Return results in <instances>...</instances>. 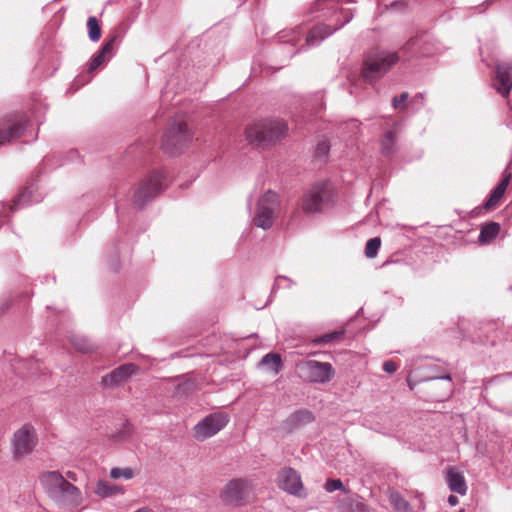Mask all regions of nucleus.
<instances>
[{"label": "nucleus", "mask_w": 512, "mask_h": 512, "mask_svg": "<svg viewBox=\"0 0 512 512\" xmlns=\"http://www.w3.org/2000/svg\"><path fill=\"white\" fill-rule=\"evenodd\" d=\"M167 186V177L164 171L155 170L144 178L134 193V204L143 208L152 201Z\"/></svg>", "instance_id": "39448f33"}, {"label": "nucleus", "mask_w": 512, "mask_h": 512, "mask_svg": "<svg viewBox=\"0 0 512 512\" xmlns=\"http://www.w3.org/2000/svg\"><path fill=\"white\" fill-rule=\"evenodd\" d=\"M511 173H507L506 171L503 174V179L499 182V184L492 190L489 198L486 200L484 207L486 209H491L497 205L499 200L503 197L509 183L511 180Z\"/></svg>", "instance_id": "4be33fe9"}, {"label": "nucleus", "mask_w": 512, "mask_h": 512, "mask_svg": "<svg viewBox=\"0 0 512 512\" xmlns=\"http://www.w3.org/2000/svg\"><path fill=\"white\" fill-rule=\"evenodd\" d=\"M381 245V239L379 237H374L368 240L365 247V255L368 258H374Z\"/></svg>", "instance_id": "c756f323"}, {"label": "nucleus", "mask_w": 512, "mask_h": 512, "mask_svg": "<svg viewBox=\"0 0 512 512\" xmlns=\"http://www.w3.org/2000/svg\"><path fill=\"white\" fill-rule=\"evenodd\" d=\"M35 192V188L33 186L26 187L14 200L13 204L5 205L1 204L0 208V218L4 220H9L11 213L17 209L20 205H26L33 203L35 200L33 199V194Z\"/></svg>", "instance_id": "aec40b11"}, {"label": "nucleus", "mask_w": 512, "mask_h": 512, "mask_svg": "<svg viewBox=\"0 0 512 512\" xmlns=\"http://www.w3.org/2000/svg\"><path fill=\"white\" fill-rule=\"evenodd\" d=\"M296 368L299 377L310 383L325 384L335 375V369L329 362L304 360L299 362Z\"/></svg>", "instance_id": "6e6552de"}, {"label": "nucleus", "mask_w": 512, "mask_h": 512, "mask_svg": "<svg viewBox=\"0 0 512 512\" xmlns=\"http://www.w3.org/2000/svg\"><path fill=\"white\" fill-rule=\"evenodd\" d=\"M500 225L496 222H490L484 225L478 237V242L482 245L490 243L499 234Z\"/></svg>", "instance_id": "b1692460"}, {"label": "nucleus", "mask_w": 512, "mask_h": 512, "mask_svg": "<svg viewBox=\"0 0 512 512\" xmlns=\"http://www.w3.org/2000/svg\"><path fill=\"white\" fill-rule=\"evenodd\" d=\"M360 122L356 119L350 120L346 125L349 127L353 134H356L360 128Z\"/></svg>", "instance_id": "e433bc0d"}, {"label": "nucleus", "mask_w": 512, "mask_h": 512, "mask_svg": "<svg viewBox=\"0 0 512 512\" xmlns=\"http://www.w3.org/2000/svg\"><path fill=\"white\" fill-rule=\"evenodd\" d=\"M401 53L407 59L426 57L438 51L437 43L429 33H421L409 39L401 48Z\"/></svg>", "instance_id": "f8f14e48"}, {"label": "nucleus", "mask_w": 512, "mask_h": 512, "mask_svg": "<svg viewBox=\"0 0 512 512\" xmlns=\"http://www.w3.org/2000/svg\"><path fill=\"white\" fill-rule=\"evenodd\" d=\"M37 443L35 429L31 425H24L14 433V456L20 459L31 453Z\"/></svg>", "instance_id": "4468645a"}, {"label": "nucleus", "mask_w": 512, "mask_h": 512, "mask_svg": "<svg viewBox=\"0 0 512 512\" xmlns=\"http://www.w3.org/2000/svg\"><path fill=\"white\" fill-rule=\"evenodd\" d=\"M279 487L293 495H299L303 489L300 475L293 468H283L278 473Z\"/></svg>", "instance_id": "f3484780"}, {"label": "nucleus", "mask_w": 512, "mask_h": 512, "mask_svg": "<svg viewBox=\"0 0 512 512\" xmlns=\"http://www.w3.org/2000/svg\"><path fill=\"white\" fill-rule=\"evenodd\" d=\"M279 38H280V40H281V41H283V42H285V43H290V42H291V43H294V41H295V37H292V38H290V39L284 40L285 35H281Z\"/></svg>", "instance_id": "79ce46f5"}, {"label": "nucleus", "mask_w": 512, "mask_h": 512, "mask_svg": "<svg viewBox=\"0 0 512 512\" xmlns=\"http://www.w3.org/2000/svg\"><path fill=\"white\" fill-rule=\"evenodd\" d=\"M27 126L24 114H11L0 119V145L19 138Z\"/></svg>", "instance_id": "ddd939ff"}, {"label": "nucleus", "mask_w": 512, "mask_h": 512, "mask_svg": "<svg viewBox=\"0 0 512 512\" xmlns=\"http://www.w3.org/2000/svg\"><path fill=\"white\" fill-rule=\"evenodd\" d=\"M280 280H287V281H290V280H289L287 277H285V276H278V277L276 278V280H275V283H274V286H273V290H275V289L278 287V285H279V281H280Z\"/></svg>", "instance_id": "ea45409f"}, {"label": "nucleus", "mask_w": 512, "mask_h": 512, "mask_svg": "<svg viewBox=\"0 0 512 512\" xmlns=\"http://www.w3.org/2000/svg\"><path fill=\"white\" fill-rule=\"evenodd\" d=\"M39 480L44 491L57 507L72 510L81 506L83 502L81 491L60 472H44Z\"/></svg>", "instance_id": "f03ea898"}, {"label": "nucleus", "mask_w": 512, "mask_h": 512, "mask_svg": "<svg viewBox=\"0 0 512 512\" xmlns=\"http://www.w3.org/2000/svg\"><path fill=\"white\" fill-rule=\"evenodd\" d=\"M261 364L267 366L271 371L278 373L282 368V360L279 354L268 353L262 360Z\"/></svg>", "instance_id": "a878e982"}, {"label": "nucleus", "mask_w": 512, "mask_h": 512, "mask_svg": "<svg viewBox=\"0 0 512 512\" xmlns=\"http://www.w3.org/2000/svg\"><path fill=\"white\" fill-rule=\"evenodd\" d=\"M446 482L449 489L460 495H465L467 492V484L464 475L456 468L450 467L447 470Z\"/></svg>", "instance_id": "412c9836"}, {"label": "nucleus", "mask_w": 512, "mask_h": 512, "mask_svg": "<svg viewBox=\"0 0 512 512\" xmlns=\"http://www.w3.org/2000/svg\"><path fill=\"white\" fill-rule=\"evenodd\" d=\"M383 370L387 373H393L397 370V365L393 361H385L383 364Z\"/></svg>", "instance_id": "c9c22d12"}, {"label": "nucleus", "mask_w": 512, "mask_h": 512, "mask_svg": "<svg viewBox=\"0 0 512 512\" xmlns=\"http://www.w3.org/2000/svg\"><path fill=\"white\" fill-rule=\"evenodd\" d=\"M388 498L391 505L399 512H405L408 509V502L397 491L390 490Z\"/></svg>", "instance_id": "bb28decb"}, {"label": "nucleus", "mask_w": 512, "mask_h": 512, "mask_svg": "<svg viewBox=\"0 0 512 512\" xmlns=\"http://www.w3.org/2000/svg\"><path fill=\"white\" fill-rule=\"evenodd\" d=\"M334 198V188L330 181L315 183L304 195L302 208L306 213L321 212L328 208Z\"/></svg>", "instance_id": "20e7f679"}, {"label": "nucleus", "mask_w": 512, "mask_h": 512, "mask_svg": "<svg viewBox=\"0 0 512 512\" xmlns=\"http://www.w3.org/2000/svg\"><path fill=\"white\" fill-rule=\"evenodd\" d=\"M116 42L117 35L111 36L104 42L102 48L92 57L88 68L89 72L95 71L114 55Z\"/></svg>", "instance_id": "6ab92c4d"}, {"label": "nucleus", "mask_w": 512, "mask_h": 512, "mask_svg": "<svg viewBox=\"0 0 512 512\" xmlns=\"http://www.w3.org/2000/svg\"><path fill=\"white\" fill-rule=\"evenodd\" d=\"M110 476L113 479H118L120 477H123L125 479H130V478H132V471L130 469H128V468H125V469L113 468L110 471Z\"/></svg>", "instance_id": "2f4dec72"}, {"label": "nucleus", "mask_w": 512, "mask_h": 512, "mask_svg": "<svg viewBox=\"0 0 512 512\" xmlns=\"http://www.w3.org/2000/svg\"><path fill=\"white\" fill-rule=\"evenodd\" d=\"M458 502H459L458 497H456V496H454V495H450V496L448 497V503H449L451 506H455V505H457V504H458Z\"/></svg>", "instance_id": "58836bf2"}, {"label": "nucleus", "mask_w": 512, "mask_h": 512, "mask_svg": "<svg viewBox=\"0 0 512 512\" xmlns=\"http://www.w3.org/2000/svg\"><path fill=\"white\" fill-rule=\"evenodd\" d=\"M401 131V122L394 120L387 127L380 139L381 153L385 157L393 156L397 151V139Z\"/></svg>", "instance_id": "dca6fc26"}, {"label": "nucleus", "mask_w": 512, "mask_h": 512, "mask_svg": "<svg viewBox=\"0 0 512 512\" xmlns=\"http://www.w3.org/2000/svg\"><path fill=\"white\" fill-rule=\"evenodd\" d=\"M344 335V331H334L319 337H316L312 340V343L315 345H327L333 343L334 341L340 339Z\"/></svg>", "instance_id": "cd10ccee"}, {"label": "nucleus", "mask_w": 512, "mask_h": 512, "mask_svg": "<svg viewBox=\"0 0 512 512\" xmlns=\"http://www.w3.org/2000/svg\"><path fill=\"white\" fill-rule=\"evenodd\" d=\"M432 379H443L451 382V376L449 374L441 375V376H435Z\"/></svg>", "instance_id": "a19ab883"}, {"label": "nucleus", "mask_w": 512, "mask_h": 512, "mask_svg": "<svg viewBox=\"0 0 512 512\" xmlns=\"http://www.w3.org/2000/svg\"><path fill=\"white\" fill-rule=\"evenodd\" d=\"M314 421L313 414L308 410H298L292 413L285 421L289 430H294Z\"/></svg>", "instance_id": "5701e85b"}, {"label": "nucleus", "mask_w": 512, "mask_h": 512, "mask_svg": "<svg viewBox=\"0 0 512 512\" xmlns=\"http://www.w3.org/2000/svg\"><path fill=\"white\" fill-rule=\"evenodd\" d=\"M139 367L133 363L123 364L102 378L105 386H117L127 381L133 374L138 371Z\"/></svg>", "instance_id": "a211bd4d"}, {"label": "nucleus", "mask_w": 512, "mask_h": 512, "mask_svg": "<svg viewBox=\"0 0 512 512\" xmlns=\"http://www.w3.org/2000/svg\"><path fill=\"white\" fill-rule=\"evenodd\" d=\"M134 512H154V511L148 507H143V508L135 510Z\"/></svg>", "instance_id": "37998d69"}, {"label": "nucleus", "mask_w": 512, "mask_h": 512, "mask_svg": "<svg viewBox=\"0 0 512 512\" xmlns=\"http://www.w3.org/2000/svg\"><path fill=\"white\" fill-rule=\"evenodd\" d=\"M339 0H317L314 9L321 12V17L326 23L315 25L306 36V44L316 46L326 37L332 35L335 31L348 23L353 14L344 9H338Z\"/></svg>", "instance_id": "f257e3e1"}, {"label": "nucleus", "mask_w": 512, "mask_h": 512, "mask_svg": "<svg viewBox=\"0 0 512 512\" xmlns=\"http://www.w3.org/2000/svg\"><path fill=\"white\" fill-rule=\"evenodd\" d=\"M93 492L102 498L112 497L116 494L122 493L123 490L119 486L111 485L105 480H99Z\"/></svg>", "instance_id": "393cba45"}, {"label": "nucleus", "mask_w": 512, "mask_h": 512, "mask_svg": "<svg viewBox=\"0 0 512 512\" xmlns=\"http://www.w3.org/2000/svg\"><path fill=\"white\" fill-rule=\"evenodd\" d=\"M192 137L185 122L174 121L164 133L162 148L170 154H176L192 141Z\"/></svg>", "instance_id": "1a4fd4ad"}, {"label": "nucleus", "mask_w": 512, "mask_h": 512, "mask_svg": "<svg viewBox=\"0 0 512 512\" xmlns=\"http://www.w3.org/2000/svg\"><path fill=\"white\" fill-rule=\"evenodd\" d=\"M228 422L229 415L227 413L223 411L211 413L194 426V438L198 441H204L216 435Z\"/></svg>", "instance_id": "9b49d317"}, {"label": "nucleus", "mask_w": 512, "mask_h": 512, "mask_svg": "<svg viewBox=\"0 0 512 512\" xmlns=\"http://www.w3.org/2000/svg\"><path fill=\"white\" fill-rule=\"evenodd\" d=\"M254 485L248 479L231 480L221 492V499L231 506H242L253 497Z\"/></svg>", "instance_id": "9d476101"}, {"label": "nucleus", "mask_w": 512, "mask_h": 512, "mask_svg": "<svg viewBox=\"0 0 512 512\" xmlns=\"http://www.w3.org/2000/svg\"><path fill=\"white\" fill-rule=\"evenodd\" d=\"M400 60L397 52L380 51L369 55L362 69L365 80L373 81L382 77Z\"/></svg>", "instance_id": "423d86ee"}, {"label": "nucleus", "mask_w": 512, "mask_h": 512, "mask_svg": "<svg viewBox=\"0 0 512 512\" xmlns=\"http://www.w3.org/2000/svg\"><path fill=\"white\" fill-rule=\"evenodd\" d=\"M67 477H68L69 479L75 480V473H74V472H71V471H68V472H67Z\"/></svg>", "instance_id": "c03bdc74"}, {"label": "nucleus", "mask_w": 512, "mask_h": 512, "mask_svg": "<svg viewBox=\"0 0 512 512\" xmlns=\"http://www.w3.org/2000/svg\"><path fill=\"white\" fill-rule=\"evenodd\" d=\"M329 152L328 142L323 140L320 141L316 147V156L317 157H325Z\"/></svg>", "instance_id": "f704fd0d"}, {"label": "nucleus", "mask_w": 512, "mask_h": 512, "mask_svg": "<svg viewBox=\"0 0 512 512\" xmlns=\"http://www.w3.org/2000/svg\"><path fill=\"white\" fill-rule=\"evenodd\" d=\"M408 93L407 92H403L402 94H400L399 96H396L393 98L392 100V105L393 107L396 109V110H404L405 107H406V101L408 99Z\"/></svg>", "instance_id": "7c9ffc66"}, {"label": "nucleus", "mask_w": 512, "mask_h": 512, "mask_svg": "<svg viewBox=\"0 0 512 512\" xmlns=\"http://www.w3.org/2000/svg\"><path fill=\"white\" fill-rule=\"evenodd\" d=\"M279 210L280 203L278 195L268 190L258 200L255 212L252 216V222L255 226L267 230L272 227Z\"/></svg>", "instance_id": "0eeeda50"}, {"label": "nucleus", "mask_w": 512, "mask_h": 512, "mask_svg": "<svg viewBox=\"0 0 512 512\" xmlns=\"http://www.w3.org/2000/svg\"><path fill=\"white\" fill-rule=\"evenodd\" d=\"M88 35L91 41L96 42L101 37V28L96 17H89L87 21Z\"/></svg>", "instance_id": "c85d7f7f"}, {"label": "nucleus", "mask_w": 512, "mask_h": 512, "mask_svg": "<svg viewBox=\"0 0 512 512\" xmlns=\"http://www.w3.org/2000/svg\"><path fill=\"white\" fill-rule=\"evenodd\" d=\"M73 345L83 353H87L91 350V345L85 339L73 340Z\"/></svg>", "instance_id": "72a5a7b5"}, {"label": "nucleus", "mask_w": 512, "mask_h": 512, "mask_svg": "<svg viewBox=\"0 0 512 512\" xmlns=\"http://www.w3.org/2000/svg\"><path fill=\"white\" fill-rule=\"evenodd\" d=\"M327 492H334L336 490L343 489V483L339 479H329L325 484Z\"/></svg>", "instance_id": "473e14b6"}, {"label": "nucleus", "mask_w": 512, "mask_h": 512, "mask_svg": "<svg viewBox=\"0 0 512 512\" xmlns=\"http://www.w3.org/2000/svg\"><path fill=\"white\" fill-rule=\"evenodd\" d=\"M129 433H130V425L129 424H126L123 431H121L118 435H117V438L119 440H124L126 439L128 436H129Z\"/></svg>", "instance_id": "4c0bfd02"}, {"label": "nucleus", "mask_w": 512, "mask_h": 512, "mask_svg": "<svg viewBox=\"0 0 512 512\" xmlns=\"http://www.w3.org/2000/svg\"><path fill=\"white\" fill-rule=\"evenodd\" d=\"M492 87L503 98H508L512 89V63L499 62L496 64L493 77Z\"/></svg>", "instance_id": "2eb2a0df"}, {"label": "nucleus", "mask_w": 512, "mask_h": 512, "mask_svg": "<svg viewBox=\"0 0 512 512\" xmlns=\"http://www.w3.org/2000/svg\"><path fill=\"white\" fill-rule=\"evenodd\" d=\"M286 131L287 125L282 120H262L249 125L245 136L250 144L262 146L273 143L284 136Z\"/></svg>", "instance_id": "7ed1b4c3"}]
</instances>
